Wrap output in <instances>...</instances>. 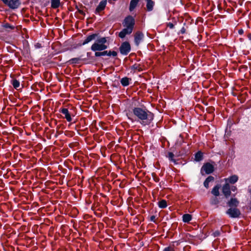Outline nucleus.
I'll use <instances>...</instances> for the list:
<instances>
[{
  "mask_svg": "<svg viewBox=\"0 0 251 251\" xmlns=\"http://www.w3.org/2000/svg\"><path fill=\"white\" fill-rule=\"evenodd\" d=\"M144 37L143 34L141 32H137L134 35V41L137 46H138Z\"/></svg>",
  "mask_w": 251,
  "mask_h": 251,
  "instance_id": "11",
  "label": "nucleus"
},
{
  "mask_svg": "<svg viewBox=\"0 0 251 251\" xmlns=\"http://www.w3.org/2000/svg\"><path fill=\"white\" fill-rule=\"evenodd\" d=\"M96 37V34H93L88 36L86 37V38L85 39L84 42H83L82 45H84L86 44H88L89 42H90L92 40H94Z\"/></svg>",
  "mask_w": 251,
  "mask_h": 251,
  "instance_id": "16",
  "label": "nucleus"
},
{
  "mask_svg": "<svg viewBox=\"0 0 251 251\" xmlns=\"http://www.w3.org/2000/svg\"><path fill=\"white\" fill-rule=\"evenodd\" d=\"M214 234L215 236H217L220 234V233L219 232H215L214 233Z\"/></svg>",
  "mask_w": 251,
  "mask_h": 251,
  "instance_id": "37",
  "label": "nucleus"
},
{
  "mask_svg": "<svg viewBox=\"0 0 251 251\" xmlns=\"http://www.w3.org/2000/svg\"><path fill=\"white\" fill-rule=\"evenodd\" d=\"M140 0H131L129 4V10L132 12L137 6Z\"/></svg>",
  "mask_w": 251,
  "mask_h": 251,
  "instance_id": "15",
  "label": "nucleus"
},
{
  "mask_svg": "<svg viewBox=\"0 0 251 251\" xmlns=\"http://www.w3.org/2000/svg\"><path fill=\"white\" fill-rule=\"evenodd\" d=\"M60 112L62 113L65 115V118L68 122L72 121V117L67 108H63L60 109L59 110Z\"/></svg>",
  "mask_w": 251,
  "mask_h": 251,
  "instance_id": "10",
  "label": "nucleus"
},
{
  "mask_svg": "<svg viewBox=\"0 0 251 251\" xmlns=\"http://www.w3.org/2000/svg\"><path fill=\"white\" fill-rule=\"evenodd\" d=\"M36 48H40L41 47V45L39 43H37L35 45Z\"/></svg>",
  "mask_w": 251,
  "mask_h": 251,
  "instance_id": "35",
  "label": "nucleus"
},
{
  "mask_svg": "<svg viewBox=\"0 0 251 251\" xmlns=\"http://www.w3.org/2000/svg\"><path fill=\"white\" fill-rule=\"evenodd\" d=\"M239 32L240 34H241L243 32V30H239Z\"/></svg>",
  "mask_w": 251,
  "mask_h": 251,
  "instance_id": "38",
  "label": "nucleus"
},
{
  "mask_svg": "<svg viewBox=\"0 0 251 251\" xmlns=\"http://www.w3.org/2000/svg\"><path fill=\"white\" fill-rule=\"evenodd\" d=\"M185 30H185V28H184V27H183L181 29V30H180V32H181V33L182 34H184V33H185Z\"/></svg>",
  "mask_w": 251,
  "mask_h": 251,
  "instance_id": "34",
  "label": "nucleus"
},
{
  "mask_svg": "<svg viewBox=\"0 0 251 251\" xmlns=\"http://www.w3.org/2000/svg\"><path fill=\"white\" fill-rule=\"evenodd\" d=\"M237 188L236 186H233L230 188V191L232 190V191L234 192L236 191Z\"/></svg>",
  "mask_w": 251,
  "mask_h": 251,
  "instance_id": "33",
  "label": "nucleus"
},
{
  "mask_svg": "<svg viewBox=\"0 0 251 251\" xmlns=\"http://www.w3.org/2000/svg\"><path fill=\"white\" fill-rule=\"evenodd\" d=\"M222 192L226 198L231 195L230 187L228 183H226L222 187Z\"/></svg>",
  "mask_w": 251,
  "mask_h": 251,
  "instance_id": "8",
  "label": "nucleus"
},
{
  "mask_svg": "<svg viewBox=\"0 0 251 251\" xmlns=\"http://www.w3.org/2000/svg\"><path fill=\"white\" fill-rule=\"evenodd\" d=\"M117 55V53L115 51H108V56H116Z\"/></svg>",
  "mask_w": 251,
  "mask_h": 251,
  "instance_id": "28",
  "label": "nucleus"
},
{
  "mask_svg": "<svg viewBox=\"0 0 251 251\" xmlns=\"http://www.w3.org/2000/svg\"><path fill=\"white\" fill-rule=\"evenodd\" d=\"M80 58H73L71 59H70L68 62L71 64H78L79 63L80 61Z\"/></svg>",
  "mask_w": 251,
  "mask_h": 251,
  "instance_id": "25",
  "label": "nucleus"
},
{
  "mask_svg": "<svg viewBox=\"0 0 251 251\" xmlns=\"http://www.w3.org/2000/svg\"><path fill=\"white\" fill-rule=\"evenodd\" d=\"M132 114L143 126L151 124L154 118L153 114L146 108L134 107Z\"/></svg>",
  "mask_w": 251,
  "mask_h": 251,
  "instance_id": "1",
  "label": "nucleus"
},
{
  "mask_svg": "<svg viewBox=\"0 0 251 251\" xmlns=\"http://www.w3.org/2000/svg\"><path fill=\"white\" fill-rule=\"evenodd\" d=\"M239 204V201L236 198H231L227 202L228 205L232 208V207H237Z\"/></svg>",
  "mask_w": 251,
  "mask_h": 251,
  "instance_id": "14",
  "label": "nucleus"
},
{
  "mask_svg": "<svg viewBox=\"0 0 251 251\" xmlns=\"http://www.w3.org/2000/svg\"><path fill=\"white\" fill-rule=\"evenodd\" d=\"M163 251H175V250L174 248L173 247L169 246L165 248L164 249Z\"/></svg>",
  "mask_w": 251,
  "mask_h": 251,
  "instance_id": "29",
  "label": "nucleus"
},
{
  "mask_svg": "<svg viewBox=\"0 0 251 251\" xmlns=\"http://www.w3.org/2000/svg\"><path fill=\"white\" fill-rule=\"evenodd\" d=\"M219 188H220V186L218 185H216L212 189L211 193L216 197L218 196L220 194Z\"/></svg>",
  "mask_w": 251,
  "mask_h": 251,
  "instance_id": "19",
  "label": "nucleus"
},
{
  "mask_svg": "<svg viewBox=\"0 0 251 251\" xmlns=\"http://www.w3.org/2000/svg\"><path fill=\"white\" fill-rule=\"evenodd\" d=\"M107 4V1L106 0H101L97 7L96 10H95V14H99L101 11H103Z\"/></svg>",
  "mask_w": 251,
  "mask_h": 251,
  "instance_id": "9",
  "label": "nucleus"
},
{
  "mask_svg": "<svg viewBox=\"0 0 251 251\" xmlns=\"http://www.w3.org/2000/svg\"><path fill=\"white\" fill-rule=\"evenodd\" d=\"M226 213L231 218H237L241 214L240 210L235 207L229 208Z\"/></svg>",
  "mask_w": 251,
  "mask_h": 251,
  "instance_id": "7",
  "label": "nucleus"
},
{
  "mask_svg": "<svg viewBox=\"0 0 251 251\" xmlns=\"http://www.w3.org/2000/svg\"><path fill=\"white\" fill-rule=\"evenodd\" d=\"M158 205L160 208H165L167 206V201L165 200H162L158 201Z\"/></svg>",
  "mask_w": 251,
  "mask_h": 251,
  "instance_id": "22",
  "label": "nucleus"
},
{
  "mask_svg": "<svg viewBox=\"0 0 251 251\" xmlns=\"http://www.w3.org/2000/svg\"><path fill=\"white\" fill-rule=\"evenodd\" d=\"M150 221L154 223H155V216L154 215L151 216L150 217Z\"/></svg>",
  "mask_w": 251,
  "mask_h": 251,
  "instance_id": "32",
  "label": "nucleus"
},
{
  "mask_svg": "<svg viewBox=\"0 0 251 251\" xmlns=\"http://www.w3.org/2000/svg\"><path fill=\"white\" fill-rule=\"evenodd\" d=\"M219 202V201L217 198H215L211 201V203L212 204H216Z\"/></svg>",
  "mask_w": 251,
  "mask_h": 251,
  "instance_id": "30",
  "label": "nucleus"
},
{
  "mask_svg": "<svg viewBox=\"0 0 251 251\" xmlns=\"http://www.w3.org/2000/svg\"><path fill=\"white\" fill-rule=\"evenodd\" d=\"M9 8L14 9L17 8L21 4L19 0H1Z\"/></svg>",
  "mask_w": 251,
  "mask_h": 251,
  "instance_id": "4",
  "label": "nucleus"
},
{
  "mask_svg": "<svg viewBox=\"0 0 251 251\" xmlns=\"http://www.w3.org/2000/svg\"><path fill=\"white\" fill-rule=\"evenodd\" d=\"M192 220V216L189 214H185L182 216V220L184 223H189Z\"/></svg>",
  "mask_w": 251,
  "mask_h": 251,
  "instance_id": "18",
  "label": "nucleus"
},
{
  "mask_svg": "<svg viewBox=\"0 0 251 251\" xmlns=\"http://www.w3.org/2000/svg\"><path fill=\"white\" fill-rule=\"evenodd\" d=\"M147 2L146 7L148 11H151L155 5V2L153 0H146Z\"/></svg>",
  "mask_w": 251,
  "mask_h": 251,
  "instance_id": "13",
  "label": "nucleus"
},
{
  "mask_svg": "<svg viewBox=\"0 0 251 251\" xmlns=\"http://www.w3.org/2000/svg\"><path fill=\"white\" fill-rule=\"evenodd\" d=\"M106 38L100 37L97 39L92 45L91 49L92 51L99 52L106 50L107 48Z\"/></svg>",
  "mask_w": 251,
  "mask_h": 251,
  "instance_id": "3",
  "label": "nucleus"
},
{
  "mask_svg": "<svg viewBox=\"0 0 251 251\" xmlns=\"http://www.w3.org/2000/svg\"><path fill=\"white\" fill-rule=\"evenodd\" d=\"M51 7L53 9L57 8L60 5V0H51Z\"/></svg>",
  "mask_w": 251,
  "mask_h": 251,
  "instance_id": "17",
  "label": "nucleus"
},
{
  "mask_svg": "<svg viewBox=\"0 0 251 251\" xmlns=\"http://www.w3.org/2000/svg\"><path fill=\"white\" fill-rule=\"evenodd\" d=\"M134 24V19L132 16L126 17L123 22V25L125 28L119 33V36L124 38L127 34H130L132 32Z\"/></svg>",
  "mask_w": 251,
  "mask_h": 251,
  "instance_id": "2",
  "label": "nucleus"
},
{
  "mask_svg": "<svg viewBox=\"0 0 251 251\" xmlns=\"http://www.w3.org/2000/svg\"><path fill=\"white\" fill-rule=\"evenodd\" d=\"M11 84L15 89H18V88L20 87V82L19 80L16 79H13L11 81Z\"/></svg>",
  "mask_w": 251,
  "mask_h": 251,
  "instance_id": "24",
  "label": "nucleus"
},
{
  "mask_svg": "<svg viewBox=\"0 0 251 251\" xmlns=\"http://www.w3.org/2000/svg\"><path fill=\"white\" fill-rule=\"evenodd\" d=\"M108 54V51L105 50L102 52H100V51H99V52H96L95 53V56L96 57L101 56H104V55H107Z\"/></svg>",
  "mask_w": 251,
  "mask_h": 251,
  "instance_id": "27",
  "label": "nucleus"
},
{
  "mask_svg": "<svg viewBox=\"0 0 251 251\" xmlns=\"http://www.w3.org/2000/svg\"><path fill=\"white\" fill-rule=\"evenodd\" d=\"M224 180L226 182V183L234 184L238 181V177L236 175H232L229 177L228 178H224Z\"/></svg>",
  "mask_w": 251,
  "mask_h": 251,
  "instance_id": "12",
  "label": "nucleus"
},
{
  "mask_svg": "<svg viewBox=\"0 0 251 251\" xmlns=\"http://www.w3.org/2000/svg\"><path fill=\"white\" fill-rule=\"evenodd\" d=\"M130 44L127 42L122 43L120 47V52L123 55H127L130 51Z\"/></svg>",
  "mask_w": 251,
  "mask_h": 251,
  "instance_id": "5",
  "label": "nucleus"
},
{
  "mask_svg": "<svg viewBox=\"0 0 251 251\" xmlns=\"http://www.w3.org/2000/svg\"><path fill=\"white\" fill-rule=\"evenodd\" d=\"M214 171L213 166L209 163L204 164L201 169V173L203 175V172H204L206 174H210Z\"/></svg>",
  "mask_w": 251,
  "mask_h": 251,
  "instance_id": "6",
  "label": "nucleus"
},
{
  "mask_svg": "<svg viewBox=\"0 0 251 251\" xmlns=\"http://www.w3.org/2000/svg\"><path fill=\"white\" fill-rule=\"evenodd\" d=\"M203 154L201 151L197 152L195 156V159L196 161H200L202 159Z\"/></svg>",
  "mask_w": 251,
  "mask_h": 251,
  "instance_id": "21",
  "label": "nucleus"
},
{
  "mask_svg": "<svg viewBox=\"0 0 251 251\" xmlns=\"http://www.w3.org/2000/svg\"><path fill=\"white\" fill-rule=\"evenodd\" d=\"M130 114H129V116H128V119H129L131 122H133L134 121V120H133V119L132 117H130Z\"/></svg>",
  "mask_w": 251,
  "mask_h": 251,
  "instance_id": "36",
  "label": "nucleus"
},
{
  "mask_svg": "<svg viewBox=\"0 0 251 251\" xmlns=\"http://www.w3.org/2000/svg\"><path fill=\"white\" fill-rule=\"evenodd\" d=\"M167 157L170 161L173 162L175 164H176V161L174 159V154L172 152H169Z\"/></svg>",
  "mask_w": 251,
  "mask_h": 251,
  "instance_id": "26",
  "label": "nucleus"
},
{
  "mask_svg": "<svg viewBox=\"0 0 251 251\" xmlns=\"http://www.w3.org/2000/svg\"><path fill=\"white\" fill-rule=\"evenodd\" d=\"M214 180V177L212 176H209L204 182V186L208 188L209 187V183L210 182Z\"/></svg>",
  "mask_w": 251,
  "mask_h": 251,
  "instance_id": "20",
  "label": "nucleus"
},
{
  "mask_svg": "<svg viewBox=\"0 0 251 251\" xmlns=\"http://www.w3.org/2000/svg\"><path fill=\"white\" fill-rule=\"evenodd\" d=\"M167 26L170 28V29H172L174 27V25L172 23H169L167 24Z\"/></svg>",
  "mask_w": 251,
  "mask_h": 251,
  "instance_id": "31",
  "label": "nucleus"
},
{
  "mask_svg": "<svg viewBox=\"0 0 251 251\" xmlns=\"http://www.w3.org/2000/svg\"><path fill=\"white\" fill-rule=\"evenodd\" d=\"M121 83L124 86H126L129 85V78L127 77L122 78L121 80Z\"/></svg>",
  "mask_w": 251,
  "mask_h": 251,
  "instance_id": "23",
  "label": "nucleus"
}]
</instances>
